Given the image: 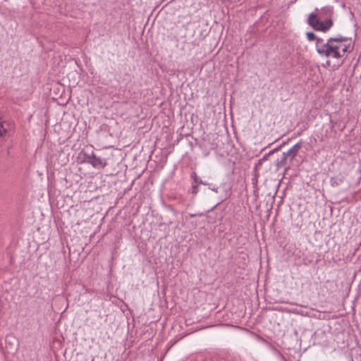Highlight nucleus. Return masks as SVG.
<instances>
[{"label": "nucleus", "instance_id": "nucleus-1", "mask_svg": "<svg viewBox=\"0 0 361 361\" xmlns=\"http://www.w3.org/2000/svg\"><path fill=\"white\" fill-rule=\"evenodd\" d=\"M347 41V37L341 35L329 38L326 43H323L322 39H317L316 50L321 56L341 59L350 51Z\"/></svg>", "mask_w": 361, "mask_h": 361}, {"label": "nucleus", "instance_id": "nucleus-8", "mask_svg": "<svg viewBox=\"0 0 361 361\" xmlns=\"http://www.w3.org/2000/svg\"><path fill=\"white\" fill-rule=\"evenodd\" d=\"M307 38L309 41H313V40H316L317 41V39H319L318 37H316V35L312 32H309L307 33Z\"/></svg>", "mask_w": 361, "mask_h": 361}, {"label": "nucleus", "instance_id": "nucleus-4", "mask_svg": "<svg viewBox=\"0 0 361 361\" xmlns=\"http://www.w3.org/2000/svg\"><path fill=\"white\" fill-rule=\"evenodd\" d=\"M90 164L94 168L104 169L107 165V163L106 159L96 156V154L94 153L92 157V161Z\"/></svg>", "mask_w": 361, "mask_h": 361}, {"label": "nucleus", "instance_id": "nucleus-13", "mask_svg": "<svg viewBox=\"0 0 361 361\" xmlns=\"http://www.w3.org/2000/svg\"><path fill=\"white\" fill-rule=\"evenodd\" d=\"M11 338H13V339L15 338L14 337L11 336H8L6 337V341L7 343H8L9 344H10Z\"/></svg>", "mask_w": 361, "mask_h": 361}, {"label": "nucleus", "instance_id": "nucleus-2", "mask_svg": "<svg viewBox=\"0 0 361 361\" xmlns=\"http://www.w3.org/2000/svg\"><path fill=\"white\" fill-rule=\"evenodd\" d=\"M307 23L314 30L324 32H327L334 24L331 18L321 21L317 13L314 12L309 15Z\"/></svg>", "mask_w": 361, "mask_h": 361}, {"label": "nucleus", "instance_id": "nucleus-11", "mask_svg": "<svg viewBox=\"0 0 361 361\" xmlns=\"http://www.w3.org/2000/svg\"><path fill=\"white\" fill-rule=\"evenodd\" d=\"M6 132V130L4 128V126L0 124V137H2Z\"/></svg>", "mask_w": 361, "mask_h": 361}, {"label": "nucleus", "instance_id": "nucleus-9", "mask_svg": "<svg viewBox=\"0 0 361 361\" xmlns=\"http://www.w3.org/2000/svg\"><path fill=\"white\" fill-rule=\"evenodd\" d=\"M321 11L324 13L326 15H330L333 12V10L331 7L327 6V7H324V8H322Z\"/></svg>", "mask_w": 361, "mask_h": 361}, {"label": "nucleus", "instance_id": "nucleus-6", "mask_svg": "<svg viewBox=\"0 0 361 361\" xmlns=\"http://www.w3.org/2000/svg\"><path fill=\"white\" fill-rule=\"evenodd\" d=\"M288 158V156H286V154L283 152L282 157L280 159H278L276 163V166L277 169H279L283 166H284L286 163V160Z\"/></svg>", "mask_w": 361, "mask_h": 361}, {"label": "nucleus", "instance_id": "nucleus-12", "mask_svg": "<svg viewBox=\"0 0 361 361\" xmlns=\"http://www.w3.org/2000/svg\"><path fill=\"white\" fill-rule=\"evenodd\" d=\"M278 149H278V148H276V149H273V150L270 151V152H269L267 155H265V156L264 157L263 159H267V157H268L269 155H271V154H272L273 153H274L275 152L278 151Z\"/></svg>", "mask_w": 361, "mask_h": 361}, {"label": "nucleus", "instance_id": "nucleus-7", "mask_svg": "<svg viewBox=\"0 0 361 361\" xmlns=\"http://www.w3.org/2000/svg\"><path fill=\"white\" fill-rule=\"evenodd\" d=\"M191 178L193 179L194 183L200 184V185L202 184V185H209V184L208 183L204 182L202 180H201L200 178H199L197 176V175L196 174L195 172L192 173Z\"/></svg>", "mask_w": 361, "mask_h": 361}, {"label": "nucleus", "instance_id": "nucleus-5", "mask_svg": "<svg viewBox=\"0 0 361 361\" xmlns=\"http://www.w3.org/2000/svg\"><path fill=\"white\" fill-rule=\"evenodd\" d=\"M302 140L296 143L288 152H284L286 154V156H288V157H290L291 160H293L298 154V149L302 147Z\"/></svg>", "mask_w": 361, "mask_h": 361}, {"label": "nucleus", "instance_id": "nucleus-3", "mask_svg": "<svg viewBox=\"0 0 361 361\" xmlns=\"http://www.w3.org/2000/svg\"><path fill=\"white\" fill-rule=\"evenodd\" d=\"M94 152L91 148L83 149L78 155V159L80 160L81 163H87L89 164H91L92 157L93 156Z\"/></svg>", "mask_w": 361, "mask_h": 361}, {"label": "nucleus", "instance_id": "nucleus-14", "mask_svg": "<svg viewBox=\"0 0 361 361\" xmlns=\"http://www.w3.org/2000/svg\"><path fill=\"white\" fill-rule=\"evenodd\" d=\"M212 190L217 192H218V188H209Z\"/></svg>", "mask_w": 361, "mask_h": 361}, {"label": "nucleus", "instance_id": "nucleus-10", "mask_svg": "<svg viewBox=\"0 0 361 361\" xmlns=\"http://www.w3.org/2000/svg\"><path fill=\"white\" fill-rule=\"evenodd\" d=\"M200 184L193 183L191 189V192L192 194H197L198 192V185Z\"/></svg>", "mask_w": 361, "mask_h": 361}]
</instances>
